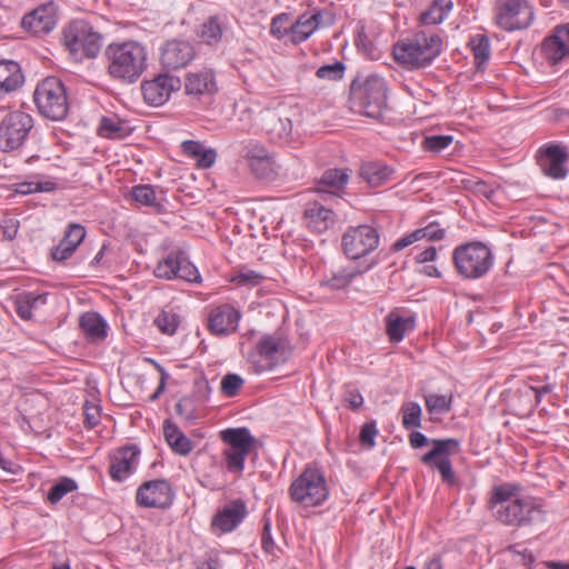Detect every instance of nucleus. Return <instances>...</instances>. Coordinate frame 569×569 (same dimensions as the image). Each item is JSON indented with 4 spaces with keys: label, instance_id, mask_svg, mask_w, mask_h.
<instances>
[{
    "label": "nucleus",
    "instance_id": "1",
    "mask_svg": "<svg viewBox=\"0 0 569 569\" xmlns=\"http://www.w3.org/2000/svg\"><path fill=\"white\" fill-rule=\"evenodd\" d=\"M513 485L496 486L491 491L488 507L495 518L505 526L529 527L545 520L542 505L532 497L518 498Z\"/></svg>",
    "mask_w": 569,
    "mask_h": 569
},
{
    "label": "nucleus",
    "instance_id": "2",
    "mask_svg": "<svg viewBox=\"0 0 569 569\" xmlns=\"http://www.w3.org/2000/svg\"><path fill=\"white\" fill-rule=\"evenodd\" d=\"M104 56L109 76L126 83L136 82L147 68V51L137 41L111 43Z\"/></svg>",
    "mask_w": 569,
    "mask_h": 569
},
{
    "label": "nucleus",
    "instance_id": "3",
    "mask_svg": "<svg viewBox=\"0 0 569 569\" xmlns=\"http://www.w3.org/2000/svg\"><path fill=\"white\" fill-rule=\"evenodd\" d=\"M442 51V40L436 33L417 32L399 40L392 49L395 60L407 70L430 66Z\"/></svg>",
    "mask_w": 569,
    "mask_h": 569
},
{
    "label": "nucleus",
    "instance_id": "4",
    "mask_svg": "<svg viewBox=\"0 0 569 569\" xmlns=\"http://www.w3.org/2000/svg\"><path fill=\"white\" fill-rule=\"evenodd\" d=\"M387 83L383 78L371 74L363 82L351 84V99L359 112L372 119L382 117L387 109Z\"/></svg>",
    "mask_w": 569,
    "mask_h": 569
},
{
    "label": "nucleus",
    "instance_id": "5",
    "mask_svg": "<svg viewBox=\"0 0 569 569\" xmlns=\"http://www.w3.org/2000/svg\"><path fill=\"white\" fill-rule=\"evenodd\" d=\"M33 100L39 113L52 121L63 120L69 111L64 84L56 77H48L38 83Z\"/></svg>",
    "mask_w": 569,
    "mask_h": 569
},
{
    "label": "nucleus",
    "instance_id": "6",
    "mask_svg": "<svg viewBox=\"0 0 569 569\" xmlns=\"http://www.w3.org/2000/svg\"><path fill=\"white\" fill-rule=\"evenodd\" d=\"M455 267L466 279H479L488 273L493 263L491 250L482 242L458 246L452 253Z\"/></svg>",
    "mask_w": 569,
    "mask_h": 569
},
{
    "label": "nucleus",
    "instance_id": "7",
    "mask_svg": "<svg viewBox=\"0 0 569 569\" xmlns=\"http://www.w3.org/2000/svg\"><path fill=\"white\" fill-rule=\"evenodd\" d=\"M63 44L78 59L96 58L102 37L84 20L71 21L63 30Z\"/></svg>",
    "mask_w": 569,
    "mask_h": 569
},
{
    "label": "nucleus",
    "instance_id": "8",
    "mask_svg": "<svg viewBox=\"0 0 569 569\" xmlns=\"http://www.w3.org/2000/svg\"><path fill=\"white\" fill-rule=\"evenodd\" d=\"M328 495L323 473L313 467H307L289 488L291 500L306 507L321 505Z\"/></svg>",
    "mask_w": 569,
    "mask_h": 569
},
{
    "label": "nucleus",
    "instance_id": "9",
    "mask_svg": "<svg viewBox=\"0 0 569 569\" xmlns=\"http://www.w3.org/2000/svg\"><path fill=\"white\" fill-rule=\"evenodd\" d=\"M431 445V450L421 457V462L431 469H437L445 483L455 486L457 478L452 470L450 456L460 451V442L453 438L432 439Z\"/></svg>",
    "mask_w": 569,
    "mask_h": 569
},
{
    "label": "nucleus",
    "instance_id": "10",
    "mask_svg": "<svg viewBox=\"0 0 569 569\" xmlns=\"http://www.w3.org/2000/svg\"><path fill=\"white\" fill-rule=\"evenodd\" d=\"M33 127L32 117L21 110L9 112L0 124V150L9 152L20 148Z\"/></svg>",
    "mask_w": 569,
    "mask_h": 569
},
{
    "label": "nucleus",
    "instance_id": "11",
    "mask_svg": "<svg viewBox=\"0 0 569 569\" xmlns=\"http://www.w3.org/2000/svg\"><path fill=\"white\" fill-rule=\"evenodd\" d=\"M533 20V9L528 0H497L496 22L506 31L528 28Z\"/></svg>",
    "mask_w": 569,
    "mask_h": 569
},
{
    "label": "nucleus",
    "instance_id": "12",
    "mask_svg": "<svg viewBox=\"0 0 569 569\" xmlns=\"http://www.w3.org/2000/svg\"><path fill=\"white\" fill-rule=\"evenodd\" d=\"M379 233L376 228L369 224L350 227L342 236L341 244L343 252L350 259L362 258L378 248Z\"/></svg>",
    "mask_w": 569,
    "mask_h": 569
},
{
    "label": "nucleus",
    "instance_id": "13",
    "mask_svg": "<svg viewBox=\"0 0 569 569\" xmlns=\"http://www.w3.org/2000/svg\"><path fill=\"white\" fill-rule=\"evenodd\" d=\"M289 355L290 348L286 340L268 336L257 345V351L251 355V362L257 372H263L284 362Z\"/></svg>",
    "mask_w": 569,
    "mask_h": 569
},
{
    "label": "nucleus",
    "instance_id": "14",
    "mask_svg": "<svg viewBox=\"0 0 569 569\" xmlns=\"http://www.w3.org/2000/svg\"><path fill=\"white\" fill-rule=\"evenodd\" d=\"M154 274L163 279H181L188 282H199L200 273L198 269L190 262L183 251H172L161 260L156 269Z\"/></svg>",
    "mask_w": 569,
    "mask_h": 569
},
{
    "label": "nucleus",
    "instance_id": "15",
    "mask_svg": "<svg viewBox=\"0 0 569 569\" xmlns=\"http://www.w3.org/2000/svg\"><path fill=\"white\" fill-rule=\"evenodd\" d=\"M173 498L170 483L163 479L143 482L136 493L137 503L143 508L166 509L172 505Z\"/></svg>",
    "mask_w": 569,
    "mask_h": 569
},
{
    "label": "nucleus",
    "instance_id": "16",
    "mask_svg": "<svg viewBox=\"0 0 569 569\" xmlns=\"http://www.w3.org/2000/svg\"><path fill=\"white\" fill-rule=\"evenodd\" d=\"M261 129L269 139L277 143H287L292 137V121L283 109L262 110L259 114Z\"/></svg>",
    "mask_w": 569,
    "mask_h": 569
},
{
    "label": "nucleus",
    "instance_id": "17",
    "mask_svg": "<svg viewBox=\"0 0 569 569\" xmlns=\"http://www.w3.org/2000/svg\"><path fill=\"white\" fill-rule=\"evenodd\" d=\"M181 88V81L178 77L160 73L151 80L141 83V92L144 101L154 107L162 106L172 92Z\"/></svg>",
    "mask_w": 569,
    "mask_h": 569
},
{
    "label": "nucleus",
    "instance_id": "18",
    "mask_svg": "<svg viewBox=\"0 0 569 569\" xmlns=\"http://www.w3.org/2000/svg\"><path fill=\"white\" fill-rule=\"evenodd\" d=\"M568 159L567 149L555 143L541 147L537 154V162L541 171L552 179H563L567 176Z\"/></svg>",
    "mask_w": 569,
    "mask_h": 569
},
{
    "label": "nucleus",
    "instance_id": "19",
    "mask_svg": "<svg viewBox=\"0 0 569 569\" xmlns=\"http://www.w3.org/2000/svg\"><path fill=\"white\" fill-rule=\"evenodd\" d=\"M194 48L191 42L173 39L164 43L160 60L163 68L177 70L187 67L194 58Z\"/></svg>",
    "mask_w": 569,
    "mask_h": 569
},
{
    "label": "nucleus",
    "instance_id": "20",
    "mask_svg": "<svg viewBox=\"0 0 569 569\" xmlns=\"http://www.w3.org/2000/svg\"><path fill=\"white\" fill-rule=\"evenodd\" d=\"M247 515V507L240 499L231 501L221 508L212 518L211 529L220 533H226L234 530L244 519Z\"/></svg>",
    "mask_w": 569,
    "mask_h": 569
},
{
    "label": "nucleus",
    "instance_id": "21",
    "mask_svg": "<svg viewBox=\"0 0 569 569\" xmlns=\"http://www.w3.org/2000/svg\"><path fill=\"white\" fill-rule=\"evenodd\" d=\"M240 320V312L232 306L222 305L213 308L208 318L209 330L217 336L234 332Z\"/></svg>",
    "mask_w": 569,
    "mask_h": 569
},
{
    "label": "nucleus",
    "instance_id": "22",
    "mask_svg": "<svg viewBox=\"0 0 569 569\" xmlns=\"http://www.w3.org/2000/svg\"><path fill=\"white\" fill-rule=\"evenodd\" d=\"M21 27L34 36L49 33L56 27L53 6H40L29 12L22 18Z\"/></svg>",
    "mask_w": 569,
    "mask_h": 569
},
{
    "label": "nucleus",
    "instance_id": "23",
    "mask_svg": "<svg viewBox=\"0 0 569 569\" xmlns=\"http://www.w3.org/2000/svg\"><path fill=\"white\" fill-rule=\"evenodd\" d=\"M138 457L139 450L134 446L118 449L111 457L110 477L117 481L127 479L136 470Z\"/></svg>",
    "mask_w": 569,
    "mask_h": 569
},
{
    "label": "nucleus",
    "instance_id": "24",
    "mask_svg": "<svg viewBox=\"0 0 569 569\" xmlns=\"http://www.w3.org/2000/svg\"><path fill=\"white\" fill-rule=\"evenodd\" d=\"M545 58L557 63L569 57V28L557 27L553 34L547 37L541 46Z\"/></svg>",
    "mask_w": 569,
    "mask_h": 569
},
{
    "label": "nucleus",
    "instance_id": "25",
    "mask_svg": "<svg viewBox=\"0 0 569 569\" xmlns=\"http://www.w3.org/2000/svg\"><path fill=\"white\" fill-rule=\"evenodd\" d=\"M228 17L224 13L209 16L200 26L197 36L202 43L218 46L228 31Z\"/></svg>",
    "mask_w": 569,
    "mask_h": 569
},
{
    "label": "nucleus",
    "instance_id": "26",
    "mask_svg": "<svg viewBox=\"0 0 569 569\" xmlns=\"http://www.w3.org/2000/svg\"><path fill=\"white\" fill-rule=\"evenodd\" d=\"M386 333L391 342H400L416 326L413 316L405 315L399 308L392 309L385 319Z\"/></svg>",
    "mask_w": 569,
    "mask_h": 569
},
{
    "label": "nucleus",
    "instance_id": "27",
    "mask_svg": "<svg viewBox=\"0 0 569 569\" xmlns=\"http://www.w3.org/2000/svg\"><path fill=\"white\" fill-rule=\"evenodd\" d=\"M86 237V229L81 224L71 223L66 231L63 239L52 250V258L56 261H64L77 250Z\"/></svg>",
    "mask_w": 569,
    "mask_h": 569
},
{
    "label": "nucleus",
    "instance_id": "28",
    "mask_svg": "<svg viewBox=\"0 0 569 569\" xmlns=\"http://www.w3.org/2000/svg\"><path fill=\"white\" fill-rule=\"evenodd\" d=\"M335 212L319 202L309 203L303 213L307 227L318 233L328 230L335 223Z\"/></svg>",
    "mask_w": 569,
    "mask_h": 569
},
{
    "label": "nucleus",
    "instance_id": "29",
    "mask_svg": "<svg viewBox=\"0 0 569 569\" xmlns=\"http://www.w3.org/2000/svg\"><path fill=\"white\" fill-rule=\"evenodd\" d=\"M22 82L20 66L12 60H0V97L14 91Z\"/></svg>",
    "mask_w": 569,
    "mask_h": 569
},
{
    "label": "nucleus",
    "instance_id": "30",
    "mask_svg": "<svg viewBox=\"0 0 569 569\" xmlns=\"http://www.w3.org/2000/svg\"><path fill=\"white\" fill-rule=\"evenodd\" d=\"M163 436L174 453L187 456L191 452L192 443L190 439L170 420H166L163 423Z\"/></svg>",
    "mask_w": 569,
    "mask_h": 569
},
{
    "label": "nucleus",
    "instance_id": "31",
    "mask_svg": "<svg viewBox=\"0 0 569 569\" xmlns=\"http://www.w3.org/2000/svg\"><path fill=\"white\" fill-rule=\"evenodd\" d=\"M184 88L188 94L201 96L213 93L217 90L214 74L208 70L190 73L187 77Z\"/></svg>",
    "mask_w": 569,
    "mask_h": 569
},
{
    "label": "nucleus",
    "instance_id": "32",
    "mask_svg": "<svg viewBox=\"0 0 569 569\" xmlns=\"http://www.w3.org/2000/svg\"><path fill=\"white\" fill-rule=\"evenodd\" d=\"M350 172L349 169H329L325 171L319 181L318 190L323 193L338 194L346 187Z\"/></svg>",
    "mask_w": 569,
    "mask_h": 569
},
{
    "label": "nucleus",
    "instance_id": "33",
    "mask_svg": "<svg viewBox=\"0 0 569 569\" xmlns=\"http://www.w3.org/2000/svg\"><path fill=\"white\" fill-rule=\"evenodd\" d=\"M320 13L311 16L302 14L290 26V39L293 43L307 40L318 28Z\"/></svg>",
    "mask_w": 569,
    "mask_h": 569
},
{
    "label": "nucleus",
    "instance_id": "34",
    "mask_svg": "<svg viewBox=\"0 0 569 569\" xmlns=\"http://www.w3.org/2000/svg\"><path fill=\"white\" fill-rule=\"evenodd\" d=\"M79 325L84 335L92 341L102 340L107 336V323L97 312H86L80 317Z\"/></svg>",
    "mask_w": 569,
    "mask_h": 569
},
{
    "label": "nucleus",
    "instance_id": "35",
    "mask_svg": "<svg viewBox=\"0 0 569 569\" xmlns=\"http://www.w3.org/2000/svg\"><path fill=\"white\" fill-rule=\"evenodd\" d=\"M392 169L382 162H367L360 168V176L370 187H379L390 180Z\"/></svg>",
    "mask_w": 569,
    "mask_h": 569
},
{
    "label": "nucleus",
    "instance_id": "36",
    "mask_svg": "<svg viewBox=\"0 0 569 569\" xmlns=\"http://www.w3.org/2000/svg\"><path fill=\"white\" fill-rule=\"evenodd\" d=\"M221 439L230 447L251 452L254 438L247 428H230L221 432Z\"/></svg>",
    "mask_w": 569,
    "mask_h": 569
},
{
    "label": "nucleus",
    "instance_id": "37",
    "mask_svg": "<svg viewBox=\"0 0 569 569\" xmlns=\"http://www.w3.org/2000/svg\"><path fill=\"white\" fill-rule=\"evenodd\" d=\"M452 8L451 0H432L429 8L421 13L420 21L427 26L439 24L447 18Z\"/></svg>",
    "mask_w": 569,
    "mask_h": 569
},
{
    "label": "nucleus",
    "instance_id": "38",
    "mask_svg": "<svg viewBox=\"0 0 569 569\" xmlns=\"http://www.w3.org/2000/svg\"><path fill=\"white\" fill-rule=\"evenodd\" d=\"M469 47L478 68L486 63L490 57V42L485 34H476L469 41Z\"/></svg>",
    "mask_w": 569,
    "mask_h": 569
},
{
    "label": "nucleus",
    "instance_id": "39",
    "mask_svg": "<svg viewBox=\"0 0 569 569\" xmlns=\"http://www.w3.org/2000/svg\"><path fill=\"white\" fill-rule=\"evenodd\" d=\"M402 426L406 429L419 428L421 426V407L418 402L408 401L401 407Z\"/></svg>",
    "mask_w": 569,
    "mask_h": 569
},
{
    "label": "nucleus",
    "instance_id": "40",
    "mask_svg": "<svg viewBox=\"0 0 569 569\" xmlns=\"http://www.w3.org/2000/svg\"><path fill=\"white\" fill-rule=\"evenodd\" d=\"M99 133L104 138H122L127 134V128L120 120L104 117L101 120Z\"/></svg>",
    "mask_w": 569,
    "mask_h": 569
},
{
    "label": "nucleus",
    "instance_id": "41",
    "mask_svg": "<svg viewBox=\"0 0 569 569\" xmlns=\"http://www.w3.org/2000/svg\"><path fill=\"white\" fill-rule=\"evenodd\" d=\"M425 401L430 413H445L451 409L452 395L431 393L425 396Z\"/></svg>",
    "mask_w": 569,
    "mask_h": 569
},
{
    "label": "nucleus",
    "instance_id": "42",
    "mask_svg": "<svg viewBox=\"0 0 569 569\" xmlns=\"http://www.w3.org/2000/svg\"><path fill=\"white\" fill-rule=\"evenodd\" d=\"M77 489V483L71 478H61L56 485L51 487L48 492V500L51 503L59 502L66 495Z\"/></svg>",
    "mask_w": 569,
    "mask_h": 569
},
{
    "label": "nucleus",
    "instance_id": "43",
    "mask_svg": "<svg viewBox=\"0 0 569 569\" xmlns=\"http://www.w3.org/2000/svg\"><path fill=\"white\" fill-rule=\"evenodd\" d=\"M180 323V318L172 311L163 310L154 319V325L166 335H173Z\"/></svg>",
    "mask_w": 569,
    "mask_h": 569
},
{
    "label": "nucleus",
    "instance_id": "44",
    "mask_svg": "<svg viewBox=\"0 0 569 569\" xmlns=\"http://www.w3.org/2000/svg\"><path fill=\"white\" fill-rule=\"evenodd\" d=\"M359 273L355 269L341 268L332 272V276L326 280V284L331 289H345Z\"/></svg>",
    "mask_w": 569,
    "mask_h": 569
},
{
    "label": "nucleus",
    "instance_id": "45",
    "mask_svg": "<svg viewBox=\"0 0 569 569\" xmlns=\"http://www.w3.org/2000/svg\"><path fill=\"white\" fill-rule=\"evenodd\" d=\"M249 453L250 452L234 449L233 447L228 446V448L224 450L228 470L231 472L241 473L243 470L244 460L249 456Z\"/></svg>",
    "mask_w": 569,
    "mask_h": 569
},
{
    "label": "nucleus",
    "instance_id": "46",
    "mask_svg": "<svg viewBox=\"0 0 569 569\" xmlns=\"http://www.w3.org/2000/svg\"><path fill=\"white\" fill-rule=\"evenodd\" d=\"M131 196L134 201L148 207H156V190L150 184H139L132 188Z\"/></svg>",
    "mask_w": 569,
    "mask_h": 569
},
{
    "label": "nucleus",
    "instance_id": "47",
    "mask_svg": "<svg viewBox=\"0 0 569 569\" xmlns=\"http://www.w3.org/2000/svg\"><path fill=\"white\" fill-rule=\"evenodd\" d=\"M244 385V380L237 373H227L223 376L220 390L226 397H236Z\"/></svg>",
    "mask_w": 569,
    "mask_h": 569
},
{
    "label": "nucleus",
    "instance_id": "48",
    "mask_svg": "<svg viewBox=\"0 0 569 569\" xmlns=\"http://www.w3.org/2000/svg\"><path fill=\"white\" fill-rule=\"evenodd\" d=\"M251 172L259 179H269L274 173V161L271 156L248 163Z\"/></svg>",
    "mask_w": 569,
    "mask_h": 569
},
{
    "label": "nucleus",
    "instance_id": "49",
    "mask_svg": "<svg viewBox=\"0 0 569 569\" xmlns=\"http://www.w3.org/2000/svg\"><path fill=\"white\" fill-rule=\"evenodd\" d=\"M346 67L342 62L336 61L331 64H325L321 66L317 72L316 76L319 79H325L329 81H337L343 78Z\"/></svg>",
    "mask_w": 569,
    "mask_h": 569
},
{
    "label": "nucleus",
    "instance_id": "50",
    "mask_svg": "<svg viewBox=\"0 0 569 569\" xmlns=\"http://www.w3.org/2000/svg\"><path fill=\"white\" fill-rule=\"evenodd\" d=\"M56 189V183L52 181H26L17 184V193L30 194L32 192H50Z\"/></svg>",
    "mask_w": 569,
    "mask_h": 569
},
{
    "label": "nucleus",
    "instance_id": "51",
    "mask_svg": "<svg viewBox=\"0 0 569 569\" xmlns=\"http://www.w3.org/2000/svg\"><path fill=\"white\" fill-rule=\"evenodd\" d=\"M290 14L280 13L276 16L270 26V32L273 37L278 39H282L286 34L290 36V26H291Z\"/></svg>",
    "mask_w": 569,
    "mask_h": 569
},
{
    "label": "nucleus",
    "instance_id": "52",
    "mask_svg": "<svg viewBox=\"0 0 569 569\" xmlns=\"http://www.w3.org/2000/svg\"><path fill=\"white\" fill-rule=\"evenodd\" d=\"M452 141V136H430L425 138L422 147L428 151L440 152L451 144Z\"/></svg>",
    "mask_w": 569,
    "mask_h": 569
},
{
    "label": "nucleus",
    "instance_id": "53",
    "mask_svg": "<svg viewBox=\"0 0 569 569\" xmlns=\"http://www.w3.org/2000/svg\"><path fill=\"white\" fill-rule=\"evenodd\" d=\"M264 279V277L253 270H239L233 277L232 281L237 282L240 286H258L261 283V281Z\"/></svg>",
    "mask_w": 569,
    "mask_h": 569
},
{
    "label": "nucleus",
    "instance_id": "54",
    "mask_svg": "<svg viewBox=\"0 0 569 569\" xmlns=\"http://www.w3.org/2000/svg\"><path fill=\"white\" fill-rule=\"evenodd\" d=\"M420 231V240L427 239L430 241L441 240L445 237V229L438 222H430L423 228L417 229Z\"/></svg>",
    "mask_w": 569,
    "mask_h": 569
},
{
    "label": "nucleus",
    "instance_id": "55",
    "mask_svg": "<svg viewBox=\"0 0 569 569\" xmlns=\"http://www.w3.org/2000/svg\"><path fill=\"white\" fill-rule=\"evenodd\" d=\"M378 433L375 422H367L360 430L359 440L366 448H372L375 446V438Z\"/></svg>",
    "mask_w": 569,
    "mask_h": 569
},
{
    "label": "nucleus",
    "instance_id": "56",
    "mask_svg": "<svg viewBox=\"0 0 569 569\" xmlns=\"http://www.w3.org/2000/svg\"><path fill=\"white\" fill-rule=\"evenodd\" d=\"M84 426L89 429L94 428L100 421V409L96 405L86 402L83 406Z\"/></svg>",
    "mask_w": 569,
    "mask_h": 569
},
{
    "label": "nucleus",
    "instance_id": "57",
    "mask_svg": "<svg viewBox=\"0 0 569 569\" xmlns=\"http://www.w3.org/2000/svg\"><path fill=\"white\" fill-rule=\"evenodd\" d=\"M268 156L271 154L268 152L264 146L258 142H250L246 147L244 158L247 159L248 163L254 160H261L262 158H266Z\"/></svg>",
    "mask_w": 569,
    "mask_h": 569
},
{
    "label": "nucleus",
    "instance_id": "58",
    "mask_svg": "<svg viewBox=\"0 0 569 569\" xmlns=\"http://www.w3.org/2000/svg\"><path fill=\"white\" fill-rule=\"evenodd\" d=\"M211 393V387L209 381L201 377L194 381V397L200 402H206L209 400Z\"/></svg>",
    "mask_w": 569,
    "mask_h": 569
},
{
    "label": "nucleus",
    "instance_id": "59",
    "mask_svg": "<svg viewBox=\"0 0 569 569\" xmlns=\"http://www.w3.org/2000/svg\"><path fill=\"white\" fill-rule=\"evenodd\" d=\"M32 302H29L26 296H20L16 301V311L23 320H29L32 317Z\"/></svg>",
    "mask_w": 569,
    "mask_h": 569
},
{
    "label": "nucleus",
    "instance_id": "60",
    "mask_svg": "<svg viewBox=\"0 0 569 569\" xmlns=\"http://www.w3.org/2000/svg\"><path fill=\"white\" fill-rule=\"evenodd\" d=\"M217 152L214 149H203L201 150L199 157L197 158V164L199 168L208 169L216 162Z\"/></svg>",
    "mask_w": 569,
    "mask_h": 569
},
{
    "label": "nucleus",
    "instance_id": "61",
    "mask_svg": "<svg viewBox=\"0 0 569 569\" xmlns=\"http://www.w3.org/2000/svg\"><path fill=\"white\" fill-rule=\"evenodd\" d=\"M420 231H418L417 229L412 232H410L409 234L400 238L399 240H397L393 244H392V250L393 251H400L402 249H405L406 247L415 243L416 241H419L420 240Z\"/></svg>",
    "mask_w": 569,
    "mask_h": 569
},
{
    "label": "nucleus",
    "instance_id": "62",
    "mask_svg": "<svg viewBox=\"0 0 569 569\" xmlns=\"http://www.w3.org/2000/svg\"><path fill=\"white\" fill-rule=\"evenodd\" d=\"M262 548L266 552L272 553L274 549V541L271 537L270 522L266 521L263 526L262 537H261Z\"/></svg>",
    "mask_w": 569,
    "mask_h": 569
},
{
    "label": "nucleus",
    "instance_id": "63",
    "mask_svg": "<svg viewBox=\"0 0 569 569\" xmlns=\"http://www.w3.org/2000/svg\"><path fill=\"white\" fill-rule=\"evenodd\" d=\"M202 149L203 146L198 141L188 140L182 143L183 153L196 159L199 157Z\"/></svg>",
    "mask_w": 569,
    "mask_h": 569
},
{
    "label": "nucleus",
    "instance_id": "64",
    "mask_svg": "<svg viewBox=\"0 0 569 569\" xmlns=\"http://www.w3.org/2000/svg\"><path fill=\"white\" fill-rule=\"evenodd\" d=\"M196 569H219V559L212 555H206L197 561Z\"/></svg>",
    "mask_w": 569,
    "mask_h": 569
}]
</instances>
